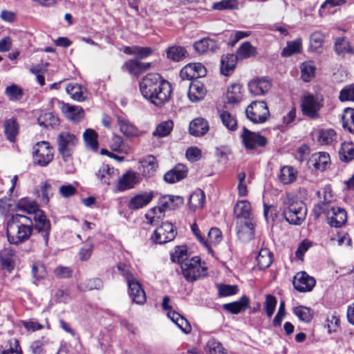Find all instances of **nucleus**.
I'll list each match as a JSON object with an SVG mask.
<instances>
[{
	"label": "nucleus",
	"mask_w": 354,
	"mask_h": 354,
	"mask_svg": "<svg viewBox=\"0 0 354 354\" xmlns=\"http://www.w3.org/2000/svg\"><path fill=\"white\" fill-rule=\"evenodd\" d=\"M142 96L158 107L162 106L171 98V84L158 73H148L140 82Z\"/></svg>",
	"instance_id": "nucleus-1"
},
{
	"label": "nucleus",
	"mask_w": 354,
	"mask_h": 354,
	"mask_svg": "<svg viewBox=\"0 0 354 354\" xmlns=\"http://www.w3.org/2000/svg\"><path fill=\"white\" fill-rule=\"evenodd\" d=\"M15 210L33 216L35 228L41 234L44 243L47 246L50 232V223L44 212L39 209L37 203L30 198H23L16 203Z\"/></svg>",
	"instance_id": "nucleus-2"
},
{
	"label": "nucleus",
	"mask_w": 354,
	"mask_h": 354,
	"mask_svg": "<svg viewBox=\"0 0 354 354\" xmlns=\"http://www.w3.org/2000/svg\"><path fill=\"white\" fill-rule=\"evenodd\" d=\"M32 232V218L21 213L12 215L7 223L8 241L11 244L19 245L27 241Z\"/></svg>",
	"instance_id": "nucleus-3"
},
{
	"label": "nucleus",
	"mask_w": 354,
	"mask_h": 354,
	"mask_svg": "<svg viewBox=\"0 0 354 354\" xmlns=\"http://www.w3.org/2000/svg\"><path fill=\"white\" fill-rule=\"evenodd\" d=\"M283 214L290 224L299 225L306 219L307 207L302 201L288 194L283 201Z\"/></svg>",
	"instance_id": "nucleus-4"
},
{
	"label": "nucleus",
	"mask_w": 354,
	"mask_h": 354,
	"mask_svg": "<svg viewBox=\"0 0 354 354\" xmlns=\"http://www.w3.org/2000/svg\"><path fill=\"white\" fill-rule=\"evenodd\" d=\"M314 214L318 218L321 214L326 215L328 223L335 227H339L343 225L347 220V214L346 211L339 207H326L324 205H317L314 207Z\"/></svg>",
	"instance_id": "nucleus-5"
},
{
	"label": "nucleus",
	"mask_w": 354,
	"mask_h": 354,
	"mask_svg": "<svg viewBox=\"0 0 354 354\" xmlns=\"http://www.w3.org/2000/svg\"><path fill=\"white\" fill-rule=\"evenodd\" d=\"M181 269L184 277L189 282H194L207 274L205 263H201L200 257L197 256L184 262Z\"/></svg>",
	"instance_id": "nucleus-6"
},
{
	"label": "nucleus",
	"mask_w": 354,
	"mask_h": 354,
	"mask_svg": "<svg viewBox=\"0 0 354 354\" xmlns=\"http://www.w3.org/2000/svg\"><path fill=\"white\" fill-rule=\"evenodd\" d=\"M32 156L35 165L40 167H46L53 160V148L46 141L39 142L33 148Z\"/></svg>",
	"instance_id": "nucleus-7"
},
{
	"label": "nucleus",
	"mask_w": 354,
	"mask_h": 354,
	"mask_svg": "<svg viewBox=\"0 0 354 354\" xmlns=\"http://www.w3.org/2000/svg\"><path fill=\"white\" fill-rule=\"evenodd\" d=\"M248 120L255 124L264 123L270 116V111L264 101H254L245 109Z\"/></svg>",
	"instance_id": "nucleus-8"
},
{
	"label": "nucleus",
	"mask_w": 354,
	"mask_h": 354,
	"mask_svg": "<svg viewBox=\"0 0 354 354\" xmlns=\"http://www.w3.org/2000/svg\"><path fill=\"white\" fill-rule=\"evenodd\" d=\"M58 151L64 161H68L72 155V151L78 143L77 137L68 131H62L57 138Z\"/></svg>",
	"instance_id": "nucleus-9"
},
{
	"label": "nucleus",
	"mask_w": 354,
	"mask_h": 354,
	"mask_svg": "<svg viewBox=\"0 0 354 354\" xmlns=\"http://www.w3.org/2000/svg\"><path fill=\"white\" fill-rule=\"evenodd\" d=\"M322 102V97L318 95L304 96L301 104L304 115L312 119L318 118L319 117V110L323 106Z\"/></svg>",
	"instance_id": "nucleus-10"
},
{
	"label": "nucleus",
	"mask_w": 354,
	"mask_h": 354,
	"mask_svg": "<svg viewBox=\"0 0 354 354\" xmlns=\"http://www.w3.org/2000/svg\"><path fill=\"white\" fill-rule=\"evenodd\" d=\"M176 234L174 225L169 222H165L154 231L151 239L155 243L164 244L173 241Z\"/></svg>",
	"instance_id": "nucleus-11"
},
{
	"label": "nucleus",
	"mask_w": 354,
	"mask_h": 354,
	"mask_svg": "<svg viewBox=\"0 0 354 354\" xmlns=\"http://www.w3.org/2000/svg\"><path fill=\"white\" fill-rule=\"evenodd\" d=\"M170 298L168 296H165L162 299V308L167 310L168 317L176 324V326L185 334H188L192 330V326L189 322L178 313L173 310L171 306L169 305Z\"/></svg>",
	"instance_id": "nucleus-12"
},
{
	"label": "nucleus",
	"mask_w": 354,
	"mask_h": 354,
	"mask_svg": "<svg viewBox=\"0 0 354 354\" xmlns=\"http://www.w3.org/2000/svg\"><path fill=\"white\" fill-rule=\"evenodd\" d=\"M127 284L129 293L133 301L139 305L144 304L147 300L145 292L133 274L127 275Z\"/></svg>",
	"instance_id": "nucleus-13"
},
{
	"label": "nucleus",
	"mask_w": 354,
	"mask_h": 354,
	"mask_svg": "<svg viewBox=\"0 0 354 354\" xmlns=\"http://www.w3.org/2000/svg\"><path fill=\"white\" fill-rule=\"evenodd\" d=\"M142 181L141 175L132 170H129L118 179L116 188L119 192H124L133 189Z\"/></svg>",
	"instance_id": "nucleus-14"
},
{
	"label": "nucleus",
	"mask_w": 354,
	"mask_h": 354,
	"mask_svg": "<svg viewBox=\"0 0 354 354\" xmlns=\"http://www.w3.org/2000/svg\"><path fill=\"white\" fill-rule=\"evenodd\" d=\"M292 283L297 290L306 292L313 290L316 281L314 277L308 275L306 272L301 271L295 274Z\"/></svg>",
	"instance_id": "nucleus-15"
},
{
	"label": "nucleus",
	"mask_w": 354,
	"mask_h": 354,
	"mask_svg": "<svg viewBox=\"0 0 354 354\" xmlns=\"http://www.w3.org/2000/svg\"><path fill=\"white\" fill-rule=\"evenodd\" d=\"M243 142L247 149H252L257 147H264L267 144L266 138L259 133L249 131L243 128L241 134Z\"/></svg>",
	"instance_id": "nucleus-16"
},
{
	"label": "nucleus",
	"mask_w": 354,
	"mask_h": 354,
	"mask_svg": "<svg viewBox=\"0 0 354 354\" xmlns=\"http://www.w3.org/2000/svg\"><path fill=\"white\" fill-rule=\"evenodd\" d=\"M206 68L201 63H190L184 66L180 76L183 80H192L204 77L206 75Z\"/></svg>",
	"instance_id": "nucleus-17"
},
{
	"label": "nucleus",
	"mask_w": 354,
	"mask_h": 354,
	"mask_svg": "<svg viewBox=\"0 0 354 354\" xmlns=\"http://www.w3.org/2000/svg\"><path fill=\"white\" fill-rule=\"evenodd\" d=\"M236 229L237 236L242 242H248L254 237V224L250 220L237 221Z\"/></svg>",
	"instance_id": "nucleus-18"
},
{
	"label": "nucleus",
	"mask_w": 354,
	"mask_h": 354,
	"mask_svg": "<svg viewBox=\"0 0 354 354\" xmlns=\"http://www.w3.org/2000/svg\"><path fill=\"white\" fill-rule=\"evenodd\" d=\"M154 198L153 192H144L136 194L131 198L128 207L131 210H137L148 205Z\"/></svg>",
	"instance_id": "nucleus-19"
},
{
	"label": "nucleus",
	"mask_w": 354,
	"mask_h": 354,
	"mask_svg": "<svg viewBox=\"0 0 354 354\" xmlns=\"http://www.w3.org/2000/svg\"><path fill=\"white\" fill-rule=\"evenodd\" d=\"M250 92L254 95H261L266 93L271 88V83L268 78H256L248 84Z\"/></svg>",
	"instance_id": "nucleus-20"
},
{
	"label": "nucleus",
	"mask_w": 354,
	"mask_h": 354,
	"mask_svg": "<svg viewBox=\"0 0 354 354\" xmlns=\"http://www.w3.org/2000/svg\"><path fill=\"white\" fill-rule=\"evenodd\" d=\"M138 169L141 172V177H151L158 167L156 159L153 156H148L139 162Z\"/></svg>",
	"instance_id": "nucleus-21"
},
{
	"label": "nucleus",
	"mask_w": 354,
	"mask_h": 354,
	"mask_svg": "<svg viewBox=\"0 0 354 354\" xmlns=\"http://www.w3.org/2000/svg\"><path fill=\"white\" fill-rule=\"evenodd\" d=\"M188 169L183 164L176 165L173 169L164 175V180L169 183H175L185 178L187 175Z\"/></svg>",
	"instance_id": "nucleus-22"
},
{
	"label": "nucleus",
	"mask_w": 354,
	"mask_h": 354,
	"mask_svg": "<svg viewBox=\"0 0 354 354\" xmlns=\"http://www.w3.org/2000/svg\"><path fill=\"white\" fill-rule=\"evenodd\" d=\"M209 131L208 122L202 118L193 120L189 127V133L195 137L204 136Z\"/></svg>",
	"instance_id": "nucleus-23"
},
{
	"label": "nucleus",
	"mask_w": 354,
	"mask_h": 354,
	"mask_svg": "<svg viewBox=\"0 0 354 354\" xmlns=\"http://www.w3.org/2000/svg\"><path fill=\"white\" fill-rule=\"evenodd\" d=\"M15 261V251L11 247L0 250V262L3 268L9 272L13 270Z\"/></svg>",
	"instance_id": "nucleus-24"
},
{
	"label": "nucleus",
	"mask_w": 354,
	"mask_h": 354,
	"mask_svg": "<svg viewBox=\"0 0 354 354\" xmlns=\"http://www.w3.org/2000/svg\"><path fill=\"white\" fill-rule=\"evenodd\" d=\"M206 93L207 91L204 85L200 82L196 81L190 83L187 95L192 102H196L203 100Z\"/></svg>",
	"instance_id": "nucleus-25"
},
{
	"label": "nucleus",
	"mask_w": 354,
	"mask_h": 354,
	"mask_svg": "<svg viewBox=\"0 0 354 354\" xmlns=\"http://www.w3.org/2000/svg\"><path fill=\"white\" fill-rule=\"evenodd\" d=\"M309 161L315 169L324 171L330 164V158L328 153L318 152L313 153Z\"/></svg>",
	"instance_id": "nucleus-26"
},
{
	"label": "nucleus",
	"mask_w": 354,
	"mask_h": 354,
	"mask_svg": "<svg viewBox=\"0 0 354 354\" xmlns=\"http://www.w3.org/2000/svg\"><path fill=\"white\" fill-rule=\"evenodd\" d=\"M243 98V86L238 83L230 85L226 92L227 103L234 104L239 103Z\"/></svg>",
	"instance_id": "nucleus-27"
},
{
	"label": "nucleus",
	"mask_w": 354,
	"mask_h": 354,
	"mask_svg": "<svg viewBox=\"0 0 354 354\" xmlns=\"http://www.w3.org/2000/svg\"><path fill=\"white\" fill-rule=\"evenodd\" d=\"M234 214L238 219L250 220L252 215L250 203L245 200L237 201L234 207Z\"/></svg>",
	"instance_id": "nucleus-28"
},
{
	"label": "nucleus",
	"mask_w": 354,
	"mask_h": 354,
	"mask_svg": "<svg viewBox=\"0 0 354 354\" xmlns=\"http://www.w3.org/2000/svg\"><path fill=\"white\" fill-rule=\"evenodd\" d=\"M195 50L200 53H205L209 51H214L218 48L217 41L209 37H205L194 44Z\"/></svg>",
	"instance_id": "nucleus-29"
},
{
	"label": "nucleus",
	"mask_w": 354,
	"mask_h": 354,
	"mask_svg": "<svg viewBox=\"0 0 354 354\" xmlns=\"http://www.w3.org/2000/svg\"><path fill=\"white\" fill-rule=\"evenodd\" d=\"M118 174L117 169L109 165H102L97 172L96 173L97 177L104 183L109 185L112 178Z\"/></svg>",
	"instance_id": "nucleus-30"
},
{
	"label": "nucleus",
	"mask_w": 354,
	"mask_h": 354,
	"mask_svg": "<svg viewBox=\"0 0 354 354\" xmlns=\"http://www.w3.org/2000/svg\"><path fill=\"white\" fill-rule=\"evenodd\" d=\"M334 48L336 54L341 57L354 54V48L350 45L349 41L345 37L337 38Z\"/></svg>",
	"instance_id": "nucleus-31"
},
{
	"label": "nucleus",
	"mask_w": 354,
	"mask_h": 354,
	"mask_svg": "<svg viewBox=\"0 0 354 354\" xmlns=\"http://www.w3.org/2000/svg\"><path fill=\"white\" fill-rule=\"evenodd\" d=\"M249 303V298L244 295L239 301L223 304V308L232 314H238L244 311L248 307Z\"/></svg>",
	"instance_id": "nucleus-32"
},
{
	"label": "nucleus",
	"mask_w": 354,
	"mask_h": 354,
	"mask_svg": "<svg viewBox=\"0 0 354 354\" xmlns=\"http://www.w3.org/2000/svg\"><path fill=\"white\" fill-rule=\"evenodd\" d=\"M237 59V56L234 54H228L222 57L221 61V73L225 76L230 75L236 67Z\"/></svg>",
	"instance_id": "nucleus-33"
},
{
	"label": "nucleus",
	"mask_w": 354,
	"mask_h": 354,
	"mask_svg": "<svg viewBox=\"0 0 354 354\" xmlns=\"http://www.w3.org/2000/svg\"><path fill=\"white\" fill-rule=\"evenodd\" d=\"M118 124L120 132L126 137L131 138L139 136L138 129L128 120L123 118H118Z\"/></svg>",
	"instance_id": "nucleus-34"
},
{
	"label": "nucleus",
	"mask_w": 354,
	"mask_h": 354,
	"mask_svg": "<svg viewBox=\"0 0 354 354\" xmlns=\"http://www.w3.org/2000/svg\"><path fill=\"white\" fill-rule=\"evenodd\" d=\"M223 239V235L221 230L218 227H212L206 238L207 243L203 245L207 249L208 252L212 253V246L218 245Z\"/></svg>",
	"instance_id": "nucleus-35"
},
{
	"label": "nucleus",
	"mask_w": 354,
	"mask_h": 354,
	"mask_svg": "<svg viewBox=\"0 0 354 354\" xmlns=\"http://www.w3.org/2000/svg\"><path fill=\"white\" fill-rule=\"evenodd\" d=\"M4 134L10 142H15L16 136L19 133V125L16 119L10 118L3 122Z\"/></svg>",
	"instance_id": "nucleus-36"
},
{
	"label": "nucleus",
	"mask_w": 354,
	"mask_h": 354,
	"mask_svg": "<svg viewBox=\"0 0 354 354\" xmlns=\"http://www.w3.org/2000/svg\"><path fill=\"white\" fill-rule=\"evenodd\" d=\"M302 50V40L297 38L293 41H287L286 46L283 48L281 55L283 57H288L295 54H298Z\"/></svg>",
	"instance_id": "nucleus-37"
},
{
	"label": "nucleus",
	"mask_w": 354,
	"mask_h": 354,
	"mask_svg": "<svg viewBox=\"0 0 354 354\" xmlns=\"http://www.w3.org/2000/svg\"><path fill=\"white\" fill-rule=\"evenodd\" d=\"M66 93L76 101L82 102L86 99V89L77 83H70L66 88Z\"/></svg>",
	"instance_id": "nucleus-38"
},
{
	"label": "nucleus",
	"mask_w": 354,
	"mask_h": 354,
	"mask_svg": "<svg viewBox=\"0 0 354 354\" xmlns=\"http://www.w3.org/2000/svg\"><path fill=\"white\" fill-rule=\"evenodd\" d=\"M337 136L333 129H322L319 131L317 140L322 145H330L337 142Z\"/></svg>",
	"instance_id": "nucleus-39"
},
{
	"label": "nucleus",
	"mask_w": 354,
	"mask_h": 354,
	"mask_svg": "<svg viewBox=\"0 0 354 354\" xmlns=\"http://www.w3.org/2000/svg\"><path fill=\"white\" fill-rule=\"evenodd\" d=\"M62 110L66 118L74 122H78L84 118V110L80 106L64 104Z\"/></svg>",
	"instance_id": "nucleus-40"
},
{
	"label": "nucleus",
	"mask_w": 354,
	"mask_h": 354,
	"mask_svg": "<svg viewBox=\"0 0 354 354\" xmlns=\"http://www.w3.org/2000/svg\"><path fill=\"white\" fill-rule=\"evenodd\" d=\"M297 177V171L292 167H283L279 175L280 181L284 185L292 183Z\"/></svg>",
	"instance_id": "nucleus-41"
},
{
	"label": "nucleus",
	"mask_w": 354,
	"mask_h": 354,
	"mask_svg": "<svg viewBox=\"0 0 354 354\" xmlns=\"http://www.w3.org/2000/svg\"><path fill=\"white\" fill-rule=\"evenodd\" d=\"M299 68L301 71V77L304 82H309L314 78L316 66L313 62L308 61L303 62L300 65Z\"/></svg>",
	"instance_id": "nucleus-42"
},
{
	"label": "nucleus",
	"mask_w": 354,
	"mask_h": 354,
	"mask_svg": "<svg viewBox=\"0 0 354 354\" xmlns=\"http://www.w3.org/2000/svg\"><path fill=\"white\" fill-rule=\"evenodd\" d=\"M324 42V35L321 32H314L310 37V48L312 51L321 53H322Z\"/></svg>",
	"instance_id": "nucleus-43"
},
{
	"label": "nucleus",
	"mask_w": 354,
	"mask_h": 354,
	"mask_svg": "<svg viewBox=\"0 0 354 354\" xmlns=\"http://www.w3.org/2000/svg\"><path fill=\"white\" fill-rule=\"evenodd\" d=\"M258 266L261 270H265L270 266L272 263L271 252L268 248H261L257 257Z\"/></svg>",
	"instance_id": "nucleus-44"
},
{
	"label": "nucleus",
	"mask_w": 354,
	"mask_h": 354,
	"mask_svg": "<svg viewBox=\"0 0 354 354\" xmlns=\"http://www.w3.org/2000/svg\"><path fill=\"white\" fill-rule=\"evenodd\" d=\"M339 158L343 162H350L354 159V144L352 142H343L339 150Z\"/></svg>",
	"instance_id": "nucleus-45"
},
{
	"label": "nucleus",
	"mask_w": 354,
	"mask_h": 354,
	"mask_svg": "<svg viewBox=\"0 0 354 354\" xmlns=\"http://www.w3.org/2000/svg\"><path fill=\"white\" fill-rule=\"evenodd\" d=\"M165 217L162 210L157 207L149 209L145 214L147 223L151 225H158Z\"/></svg>",
	"instance_id": "nucleus-46"
},
{
	"label": "nucleus",
	"mask_w": 354,
	"mask_h": 354,
	"mask_svg": "<svg viewBox=\"0 0 354 354\" xmlns=\"http://www.w3.org/2000/svg\"><path fill=\"white\" fill-rule=\"evenodd\" d=\"M219 118L223 124L229 130L234 131L238 127L237 120L234 115L227 111H222L219 113Z\"/></svg>",
	"instance_id": "nucleus-47"
},
{
	"label": "nucleus",
	"mask_w": 354,
	"mask_h": 354,
	"mask_svg": "<svg viewBox=\"0 0 354 354\" xmlns=\"http://www.w3.org/2000/svg\"><path fill=\"white\" fill-rule=\"evenodd\" d=\"M257 54V51L256 48L250 42L245 41L237 49L236 56L240 59H247L251 57H254Z\"/></svg>",
	"instance_id": "nucleus-48"
},
{
	"label": "nucleus",
	"mask_w": 354,
	"mask_h": 354,
	"mask_svg": "<svg viewBox=\"0 0 354 354\" xmlns=\"http://www.w3.org/2000/svg\"><path fill=\"white\" fill-rule=\"evenodd\" d=\"M0 354H22L18 340L15 338L9 339L1 346Z\"/></svg>",
	"instance_id": "nucleus-49"
},
{
	"label": "nucleus",
	"mask_w": 354,
	"mask_h": 354,
	"mask_svg": "<svg viewBox=\"0 0 354 354\" xmlns=\"http://www.w3.org/2000/svg\"><path fill=\"white\" fill-rule=\"evenodd\" d=\"M204 200L205 194L203 191L197 190L193 192L189 199V208L193 211L202 208L204 204Z\"/></svg>",
	"instance_id": "nucleus-50"
},
{
	"label": "nucleus",
	"mask_w": 354,
	"mask_h": 354,
	"mask_svg": "<svg viewBox=\"0 0 354 354\" xmlns=\"http://www.w3.org/2000/svg\"><path fill=\"white\" fill-rule=\"evenodd\" d=\"M342 126L349 132L354 133V109L346 108L342 116Z\"/></svg>",
	"instance_id": "nucleus-51"
},
{
	"label": "nucleus",
	"mask_w": 354,
	"mask_h": 354,
	"mask_svg": "<svg viewBox=\"0 0 354 354\" xmlns=\"http://www.w3.org/2000/svg\"><path fill=\"white\" fill-rule=\"evenodd\" d=\"M293 313L300 321L308 323L313 317V310L308 307L299 306L293 309Z\"/></svg>",
	"instance_id": "nucleus-52"
},
{
	"label": "nucleus",
	"mask_w": 354,
	"mask_h": 354,
	"mask_svg": "<svg viewBox=\"0 0 354 354\" xmlns=\"http://www.w3.org/2000/svg\"><path fill=\"white\" fill-rule=\"evenodd\" d=\"M174 127L173 121L168 120L160 122L156 130L153 132V135L157 137H165L170 134Z\"/></svg>",
	"instance_id": "nucleus-53"
},
{
	"label": "nucleus",
	"mask_w": 354,
	"mask_h": 354,
	"mask_svg": "<svg viewBox=\"0 0 354 354\" xmlns=\"http://www.w3.org/2000/svg\"><path fill=\"white\" fill-rule=\"evenodd\" d=\"M205 350L207 354H227L221 343L214 338L207 342Z\"/></svg>",
	"instance_id": "nucleus-54"
},
{
	"label": "nucleus",
	"mask_w": 354,
	"mask_h": 354,
	"mask_svg": "<svg viewBox=\"0 0 354 354\" xmlns=\"http://www.w3.org/2000/svg\"><path fill=\"white\" fill-rule=\"evenodd\" d=\"M171 259L173 262L178 263L180 264V266H182L184 262L190 259L188 258L187 247L177 246L174 252L171 253Z\"/></svg>",
	"instance_id": "nucleus-55"
},
{
	"label": "nucleus",
	"mask_w": 354,
	"mask_h": 354,
	"mask_svg": "<svg viewBox=\"0 0 354 354\" xmlns=\"http://www.w3.org/2000/svg\"><path fill=\"white\" fill-rule=\"evenodd\" d=\"M83 137L86 146L93 151H96L98 142L97 140V135L95 131L91 129H86L83 134Z\"/></svg>",
	"instance_id": "nucleus-56"
},
{
	"label": "nucleus",
	"mask_w": 354,
	"mask_h": 354,
	"mask_svg": "<svg viewBox=\"0 0 354 354\" xmlns=\"http://www.w3.org/2000/svg\"><path fill=\"white\" fill-rule=\"evenodd\" d=\"M37 121L39 125L47 127L56 125L58 123V118L52 113L41 111L37 118Z\"/></svg>",
	"instance_id": "nucleus-57"
},
{
	"label": "nucleus",
	"mask_w": 354,
	"mask_h": 354,
	"mask_svg": "<svg viewBox=\"0 0 354 354\" xmlns=\"http://www.w3.org/2000/svg\"><path fill=\"white\" fill-rule=\"evenodd\" d=\"M185 53L186 50L181 46H174L167 50V58L174 62L181 60L185 56Z\"/></svg>",
	"instance_id": "nucleus-58"
},
{
	"label": "nucleus",
	"mask_w": 354,
	"mask_h": 354,
	"mask_svg": "<svg viewBox=\"0 0 354 354\" xmlns=\"http://www.w3.org/2000/svg\"><path fill=\"white\" fill-rule=\"evenodd\" d=\"M277 303V299L272 295L269 294L266 296V299L263 302V308L268 318H271L273 315L275 311Z\"/></svg>",
	"instance_id": "nucleus-59"
},
{
	"label": "nucleus",
	"mask_w": 354,
	"mask_h": 354,
	"mask_svg": "<svg viewBox=\"0 0 354 354\" xmlns=\"http://www.w3.org/2000/svg\"><path fill=\"white\" fill-rule=\"evenodd\" d=\"M6 94L12 101H17L21 99L24 93L21 88L15 84H12L6 88Z\"/></svg>",
	"instance_id": "nucleus-60"
},
{
	"label": "nucleus",
	"mask_w": 354,
	"mask_h": 354,
	"mask_svg": "<svg viewBox=\"0 0 354 354\" xmlns=\"http://www.w3.org/2000/svg\"><path fill=\"white\" fill-rule=\"evenodd\" d=\"M93 250V243L91 239H87L81 248L79 254L81 261L88 260Z\"/></svg>",
	"instance_id": "nucleus-61"
},
{
	"label": "nucleus",
	"mask_w": 354,
	"mask_h": 354,
	"mask_svg": "<svg viewBox=\"0 0 354 354\" xmlns=\"http://www.w3.org/2000/svg\"><path fill=\"white\" fill-rule=\"evenodd\" d=\"M122 68H125L129 74L133 75H138L141 73L140 62L135 59L126 62Z\"/></svg>",
	"instance_id": "nucleus-62"
},
{
	"label": "nucleus",
	"mask_w": 354,
	"mask_h": 354,
	"mask_svg": "<svg viewBox=\"0 0 354 354\" xmlns=\"http://www.w3.org/2000/svg\"><path fill=\"white\" fill-rule=\"evenodd\" d=\"M238 7L237 0H222L214 3L212 6L213 9L223 10L225 9H235Z\"/></svg>",
	"instance_id": "nucleus-63"
},
{
	"label": "nucleus",
	"mask_w": 354,
	"mask_h": 354,
	"mask_svg": "<svg viewBox=\"0 0 354 354\" xmlns=\"http://www.w3.org/2000/svg\"><path fill=\"white\" fill-rule=\"evenodd\" d=\"M339 99L342 102L354 101V84L344 87L340 91Z\"/></svg>",
	"instance_id": "nucleus-64"
}]
</instances>
